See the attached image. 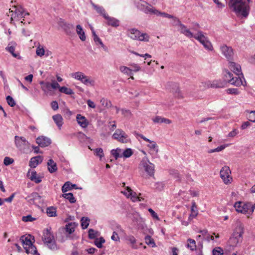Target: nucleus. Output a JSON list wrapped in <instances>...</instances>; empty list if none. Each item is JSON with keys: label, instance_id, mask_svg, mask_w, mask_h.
Instances as JSON below:
<instances>
[{"label": "nucleus", "instance_id": "obj_1", "mask_svg": "<svg viewBox=\"0 0 255 255\" xmlns=\"http://www.w3.org/2000/svg\"><path fill=\"white\" fill-rule=\"evenodd\" d=\"M179 31L188 38H194L202 44L206 50L210 51L214 50L212 44L203 31L197 30V33L194 34L190 29L182 23H179Z\"/></svg>", "mask_w": 255, "mask_h": 255}, {"label": "nucleus", "instance_id": "obj_2", "mask_svg": "<svg viewBox=\"0 0 255 255\" xmlns=\"http://www.w3.org/2000/svg\"><path fill=\"white\" fill-rule=\"evenodd\" d=\"M250 0H228V4L230 10L237 16L246 17L250 10Z\"/></svg>", "mask_w": 255, "mask_h": 255}, {"label": "nucleus", "instance_id": "obj_3", "mask_svg": "<svg viewBox=\"0 0 255 255\" xmlns=\"http://www.w3.org/2000/svg\"><path fill=\"white\" fill-rule=\"evenodd\" d=\"M244 233V228L243 225L241 223L238 224L228 242L227 250L228 251L233 250L242 242Z\"/></svg>", "mask_w": 255, "mask_h": 255}, {"label": "nucleus", "instance_id": "obj_4", "mask_svg": "<svg viewBox=\"0 0 255 255\" xmlns=\"http://www.w3.org/2000/svg\"><path fill=\"white\" fill-rule=\"evenodd\" d=\"M42 241L44 245L50 250H56L57 249L54 237L51 232V228H47L43 231Z\"/></svg>", "mask_w": 255, "mask_h": 255}, {"label": "nucleus", "instance_id": "obj_5", "mask_svg": "<svg viewBox=\"0 0 255 255\" xmlns=\"http://www.w3.org/2000/svg\"><path fill=\"white\" fill-rule=\"evenodd\" d=\"M234 207L238 212L252 214L255 209V204L253 205L249 202L244 203L242 202H237L234 204Z\"/></svg>", "mask_w": 255, "mask_h": 255}, {"label": "nucleus", "instance_id": "obj_6", "mask_svg": "<svg viewBox=\"0 0 255 255\" xmlns=\"http://www.w3.org/2000/svg\"><path fill=\"white\" fill-rule=\"evenodd\" d=\"M21 240L23 248L25 252L27 254H30L33 255H40L38 253L36 247L32 244L30 237H22Z\"/></svg>", "mask_w": 255, "mask_h": 255}, {"label": "nucleus", "instance_id": "obj_7", "mask_svg": "<svg viewBox=\"0 0 255 255\" xmlns=\"http://www.w3.org/2000/svg\"><path fill=\"white\" fill-rule=\"evenodd\" d=\"M128 36L132 39L140 41L148 42L149 40V36L146 33H141L135 28H131L128 31Z\"/></svg>", "mask_w": 255, "mask_h": 255}, {"label": "nucleus", "instance_id": "obj_8", "mask_svg": "<svg viewBox=\"0 0 255 255\" xmlns=\"http://www.w3.org/2000/svg\"><path fill=\"white\" fill-rule=\"evenodd\" d=\"M71 76L73 78L80 81L81 83L86 85L94 86L95 84L94 80L91 79L90 77L86 76L81 72H76L71 74Z\"/></svg>", "mask_w": 255, "mask_h": 255}, {"label": "nucleus", "instance_id": "obj_9", "mask_svg": "<svg viewBox=\"0 0 255 255\" xmlns=\"http://www.w3.org/2000/svg\"><path fill=\"white\" fill-rule=\"evenodd\" d=\"M122 193L127 198H130L134 202L144 201V199L141 196V193L137 194L136 192H134L129 187H127L124 191H122Z\"/></svg>", "mask_w": 255, "mask_h": 255}, {"label": "nucleus", "instance_id": "obj_10", "mask_svg": "<svg viewBox=\"0 0 255 255\" xmlns=\"http://www.w3.org/2000/svg\"><path fill=\"white\" fill-rule=\"evenodd\" d=\"M14 142L16 147L23 152H25L29 148L30 143L23 136L15 135L14 136Z\"/></svg>", "mask_w": 255, "mask_h": 255}, {"label": "nucleus", "instance_id": "obj_11", "mask_svg": "<svg viewBox=\"0 0 255 255\" xmlns=\"http://www.w3.org/2000/svg\"><path fill=\"white\" fill-rule=\"evenodd\" d=\"M134 3L138 9L143 11L145 13H153L155 8L149 4L146 1L141 0H136L135 1Z\"/></svg>", "mask_w": 255, "mask_h": 255}, {"label": "nucleus", "instance_id": "obj_12", "mask_svg": "<svg viewBox=\"0 0 255 255\" xmlns=\"http://www.w3.org/2000/svg\"><path fill=\"white\" fill-rule=\"evenodd\" d=\"M14 10H11L10 12L11 14V21L13 20H19L23 17H25L27 15H29V13L25 11L22 7H14Z\"/></svg>", "mask_w": 255, "mask_h": 255}, {"label": "nucleus", "instance_id": "obj_13", "mask_svg": "<svg viewBox=\"0 0 255 255\" xmlns=\"http://www.w3.org/2000/svg\"><path fill=\"white\" fill-rule=\"evenodd\" d=\"M140 166L149 175L152 176L154 173V165L151 163L146 157H144L140 162Z\"/></svg>", "mask_w": 255, "mask_h": 255}, {"label": "nucleus", "instance_id": "obj_14", "mask_svg": "<svg viewBox=\"0 0 255 255\" xmlns=\"http://www.w3.org/2000/svg\"><path fill=\"white\" fill-rule=\"evenodd\" d=\"M231 170L228 166H224L220 171V176L226 184L231 182L232 178L230 176Z\"/></svg>", "mask_w": 255, "mask_h": 255}, {"label": "nucleus", "instance_id": "obj_15", "mask_svg": "<svg viewBox=\"0 0 255 255\" xmlns=\"http://www.w3.org/2000/svg\"><path fill=\"white\" fill-rule=\"evenodd\" d=\"M205 84L206 85V87L207 88H222L227 86L226 82L221 79L209 81Z\"/></svg>", "mask_w": 255, "mask_h": 255}, {"label": "nucleus", "instance_id": "obj_16", "mask_svg": "<svg viewBox=\"0 0 255 255\" xmlns=\"http://www.w3.org/2000/svg\"><path fill=\"white\" fill-rule=\"evenodd\" d=\"M220 50L222 54L229 60L232 59L234 55L233 49L230 46L226 44H222L220 46Z\"/></svg>", "mask_w": 255, "mask_h": 255}, {"label": "nucleus", "instance_id": "obj_17", "mask_svg": "<svg viewBox=\"0 0 255 255\" xmlns=\"http://www.w3.org/2000/svg\"><path fill=\"white\" fill-rule=\"evenodd\" d=\"M113 137L122 143H126L128 140L127 134L125 131L120 129H118L116 130L115 132L113 135Z\"/></svg>", "mask_w": 255, "mask_h": 255}, {"label": "nucleus", "instance_id": "obj_18", "mask_svg": "<svg viewBox=\"0 0 255 255\" xmlns=\"http://www.w3.org/2000/svg\"><path fill=\"white\" fill-rule=\"evenodd\" d=\"M229 68L238 76H243L241 65L235 62L229 60L228 63Z\"/></svg>", "mask_w": 255, "mask_h": 255}, {"label": "nucleus", "instance_id": "obj_19", "mask_svg": "<svg viewBox=\"0 0 255 255\" xmlns=\"http://www.w3.org/2000/svg\"><path fill=\"white\" fill-rule=\"evenodd\" d=\"M229 83L237 87L241 86V85L245 86L247 84L243 75L241 76V77L239 76L235 78L233 77L231 79H229Z\"/></svg>", "mask_w": 255, "mask_h": 255}, {"label": "nucleus", "instance_id": "obj_20", "mask_svg": "<svg viewBox=\"0 0 255 255\" xmlns=\"http://www.w3.org/2000/svg\"><path fill=\"white\" fill-rule=\"evenodd\" d=\"M16 45V42L11 41L8 44L7 47L5 48V50L11 54L13 57L20 59L21 56L19 55V53L14 52Z\"/></svg>", "mask_w": 255, "mask_h": 255}, {"label": "nucleus", "instance_id": "obj_21", "mask_svg": "<svg viewBox=\"0 0 255 255\" xmlns=\"http://www.w3.org/2000/svg\"><path fill=\"white\" fill-rule=\"evenodd\" d=\"M137 135L143 139L144 141L148 142L149 144L147 145V146L153 151L157 153L158 151V146L156 143L154 141H152L150 140L149 139L146 138L144 135L141 134H137Z\"/></svg>", "mask_w": 255, "mask_h": 255}, {"label": "nucleus", "instance_id": "obj_22", "mask_svg": "<svg viewBox=\"0 0 255 255\" xmlns=\"http://www.w3.org/2000/svg\"><path fill=\"white\" fill-rule=\"evenodd\" d=\"M36 143L39 146L44 147L48 146L51 143V140L50 138L44 136H41L38 137L36 139Z\"/></svg>", "mask_w": 255, "mask_h": 255}, {"label": "nucleus", "instance_id": "obj_23", "mask_svg": "<svg viewBox=\"0 0 255 255\" xmlns=\"http://www.w3.org/2000/svg\"><path fill=\"white\" fill-rule=\"evenodd\" d=\"M153 14L156 15H161L163 17H167L168 18L173 19L175 21H177L178 22V29H179V23H181V22H180V21L179 20V19L178 18L174 16L173 15L169 14L165 12H160L159 10H158L157 9H156V8H155V9L154 10Z\"/></svg>", "mask_w": 255, "mask_h": 255}, {"label": "nucleus", "instance_id": "obj_24", "mask_svg": "<svg viewBox=\"0 0 255 255\" xmlns=\"http://www.w3.org/2000/svg\"><path fill=\"white\" fill-rule=\"evenodd\" d=\"M76 121L78 124L82 128H86L89 125V122L87 119L84 116H82L81 114L77 115Z\"/></svg>", "mask_w": 255, "mask_h": 255}, {"label": "nucleus", "instance_id": "obj_25", "mask_svg": "<svg viewBox=\"0 0 255 255\" xmlns=\"http://www.w3.org/2000/svg\"><path fill=\"white\" fill-rule=\"evenodd\" d=\"M42 160L43 157L40 155L32 157L29 161V165L31 168H35L42 162Z\"/></svg>", "mask_w": 255, "mask_h": 255}, {"label": "nucleus", "instance_id": "obj_26", "mask_svg": "<svg viewBox=\"0 0 255 255\" xmlns=\"http://www.w3.org/2000/svg\"><path fill=\"white\" fill-rule=\"evenodd\" d=\"M73 188L76 189H82L81 187H77L76 184H72L70 182L67 181L62 186L61 190L63 193H65L66 192L70 190Z\"/></svg>", "mask_w": 255, "mask_h": 255}, {"label": "nucleus", "instance_id": "obj_27", "mask_svg": "<svg viewBox=\"0 0 255 255\" xmlns=\"http://www.w3.org/2000/svg\"><path fill=\"white\" fill-rule=\"evenodd\" d=\"M47 169L50 173H53L57 171V164L54 161L50 159L47 162Z\"/></svg>", "mask_w": 255, "mask_h": 255}, {"label": "nucleus", "instance_id": "obj_28", "mask_svg": "<svg viewBox=\"0 0 255 255\" xmlns=\"http://www.w3.org/2000/svg\"><path fill=\"white\" fill-rule=\"evenodd\" d=\"M77 225L78 224L75 222H70L67 224L64 228L65 232L68 235L71 234L75 231V228Z\"/></svg>", "mask_w": 255, "mask_h": 255}, {"label": "nucleus", "instance_id": "obj_29", "mask_svg": "<svg viewBox=\"0 0 255 255\" xmlns=\"http://www.w3.org/2000/svg\"><path fill=\"white\" fill-rule=\"evenodd\" d=\"M27 176L30 180L34 181L36 183H39L42 181L41 177L37 175L36 172L34 170L32 171L31 173L28 172Z\"/></svg>", "mask_w": 255, "mask_h": 255}, {"label": "nucleus", "instance_id": "obj_30", "mask_svg": "<svg viewBox=\"0 0 255 255\" xmlns=\"http://www.w3.org/2000/svg\"><path fill=\"white\" fill-rule=\"evenodd\" d=\"M52 119L56 124L59 129H61L63 124V119L60 114H56L52 116Z\"/></svg>", "mask_w": 255, "mask_h": 255}, {"label": "nucleus", "instance_id": "obj_31", "mask_svg": "<svg viewBox=\"0 0 255 255\" xmlns=\"http://www.w3.org/2000/svg\"><path fill=\"white\" fill-rule=\"evenodd\" d=\"M107 20V24L113 27H118L119 26L120 21L118 19L109 16L108 14L104 17Z\"/></svg>", "mask_w": 255, "mask_h": 255}, {"label": "nucleus", "instance_id": "obj_32", "mask_svg": "<svg viewBox=\"0 0 255 255\" xmlns=\"http://www.w3.org/2000/svg\"><path fill=\"white\" fill-rule=\"evenodd\" d=\"M152 120V121L155 124L164 123L166 124H170L171 123V121L169 119L163 118L158 116L153 118Z\"/></svg>", "mask_w": 255, "mask_h": 255}, {"label": "nucleus", "instance_id": "obj_33", "mask_svg": "<svg viewBox=\"0 0 255 255\" xmlns=\"http://www.w3.org/2000/svg\"><path fill=\"white\" fill-rule=\"evenodd\" d=\"M39 84L41 85V88L44 93L46 95L49 94V92L51 91L50 83L48 82H45L43 81H42L39 82Z\"/></svg>", "mask_w": 255, "mask_h": 255}, {"label": "nucleus", "instance_id": "obj_34", "mask_svg": "<svg viewBox=\"0 0 255 255\" xmlns=\"http://www.w3.org/2000/svg\"><path fill=\"white\" fill-rule=\"evenodd\" d=\"M122 232H123V230L120 225H118L117 226V229L113 233L111 239L114 241H120V238L118 236V233Z\"/></svg>", "mask_w": 255, "mask_h": 255}, {"label": "nucleus", "instance_id": "obj_35", "mask_svg": "<svg viewBox=\"0 0 255 255\" xmlns=\"http://www.w3.org/2000/svg\"><path fill=\"white\" fill-rule=\"evenodd\" d=\"M119 69L122 73L125 75H127V76H130L131 79H134V78L133 77V73H132L131 70L129 67L121 66L120 67Z\"/></svg>", "mask_w": 255, "mask_h": 255}, {"label": "nucleus", "instance_id": "obj_36", "mask_svg": "<svg viewBox=\"0 0 255 255\" xmlns=\"http://www.w3.org/2000/svg\"><path fill=\"white\" fill-rule=\"evenodd\" d=\"M76 33L79 35V38L82 41H84L86 40V35L85 34V32L83 30L82 26L78 24L76 25Z\"/></svg>", "mask_w": 255, "mask_h": 255}, {"label": "nucleus", "instance_id": "obj_37", "mask_svg": "<svg viewBox=\"0 0 255 255\" xmlns=\"http://www.w3.org/2000/svg\"><path fill=\"white\" fill-rule=\"evenodd\" d=\"M46 214L48 216L50 217H54L57 216L56 208L53 206L47 207L46 209Z\"/></svg>", "mask_w": 255, "mask_h": 255}, {"label": "nucleus", "instance_id": "obj_38", "mask_svg": "<svg viewBox=\"0 0 255 255\" xmlns=\"http://www.w3.org/2000/svg\"><path fill=\"white\" fill-rule=\"evenodd\" d=\"M127 241H128L130 244V246L134 249H137V246L136 245V240L135 238L131 235L128 236L126 238Z\"/></svg>", "mask_w": 255, "mask_h": 255}, {"label": "nucleus", "instance_id": "obj_39", "mask_svg": "<svg viewBox=\"0 0 255 255\" xmlns=\"http://www.w3.org/2000/svg\"><path fill=\"white\" fill-rule=\"evenodd\" d=\"M92 5L97 11V12L101 15H103L104 17H105L107 15L106 13L105 10L103 7L96 5L94 3H92Z\"/></svg>", "mask_w": 255, "mask_h": 255}, {"label": "nucleus", "instance_id": "obj_40", "mask_svg": "<svg viewBox=\"0 0 255 255\" xmlns=\"http://www.w3.org/2000/svg\"><path fill=\"white\" fill-rule=\"evenodd\" d=\"M62 27L67 34H69L73 29L74 25L71 23H64Z\"/></svg>", "mask_w": 255, "mask_h": 255}, {"label": "nucleus", "instance_id": "obj_41", "mask_svg": "<svg viewBox=\"0 0 255 255\" xmlns=\"http://www.w3.org/2000/svg\"><path fill=\"white\" fill-rule=\"evenodd\" d=\"M128 66L130 68L132 73H136L141 70V67L139 64L135 63H130L128 64Z\"/></svg>", "mask_w": 255, "mask_h": 255}, {"label": "nucleus", "instance_id": "obj_42", "mask_svg": "<svg viewBox=\"0 0 255 255\" xmlns=\"http://www.w3.org/2000/svg\"><path fill=\"white\" fill-rule=\"evenodd\" d=\"M122 149L117 148L116 149H112L111 151V153L116 159H117L119 157H122Z\"/></svg>", "mask_w": 255, "mask_h": 255}, {"label": "nucleus", "instance_id": "obj_43", "mask_svg": "<svg viewBox=\"0 0 255 255\" xmlns=\"http://www.w3.org/2000/svg\"><path fill=\"white\" fill-rule=\"evenodd\" d=\"M62 196L66 199L68 200L70 203H74L76 200L72 193H64Z\"/></svg>", "mask_w": 255, "mask_h": 255}, {"label": "nucleus", "instance_id": "obj_44", "mask_svg": "<svg viewBox=\"0 0 255 255\" xmlns=\"http://www.w3.org/2000/svg\"><path fill=\"white\" fill-rule=\"evenodd\" d=\"M233 77V74L230 72L228 70H225L224 72V79L223 81L226 82V85L229 82V79Z\"/></svg>", "mask_w": 255, "mask_h": 255}, {"label": "nucleus", "instance_id": "obj_45", "mask_svg": "<svg viewBox=\"0 0 255 255\" xmlns=\"http://www.w3.org/2000/svg\"><path fill=\"white\" fill-rule=\"evenodd\" d=\"M99 236V233L92 229H90L88 231V237L90 239H96Z\"/></svg>", "mask_w": 255, "mask_h": 255}, {"label": "nucleus", "instance_id": "obj_46", "mask_svg": "<svg viewBox=\"0 0 255 255\" xmlns=\"http://www.w3.org/2000/svg\"><path fill=\"white\" fill-rule=\"evenodd\" d=\"M90 223V219L88 217H82L81 219V225L83 229L88 228Z\"/></svg>", "mask_w": 255, "mask_h": 255}, {"label": "nucleus", "instance_id": "obj_47", "mask_svg": "<svg viewBox=\"0 0 255 255\" xmlns=\"http://www.w3.org/2000/svg\"><path fill=\"white\" fill-rule=\"evenodd\" d=\"M187 248L190 249L191 251H194L196 249V242L194 240L189 239L187 240Z\"/></svg>", "mask_w": 255, "mask_h": 255}, {"label": "nucleus", "instance_id": "obj_48", "mask_svg": "<svg viewBox=\"0 0 255 255\" xmlns=\"http://www.w3.org/2000/svg\"><path fill=\"white\" fill-rule=\"evenodd\" d=\"M145 243L149 246H150L152 247H155L156 244L153 240V239L149 236H146L145 237Z\"/></svg>", "mask_w": 255, "mask_h": 255}, {"label": "nucleus", "instance_id": "obj_49", "mask_svg": "<svg viewBox=\"0 0 255 255\" xmlns=\"http://www.w3.org/2000/svg\"><path fill=\"white\" fill-rule=\"evenodd\" d=\"M105 242V240L103 237L100 238H96L94 241V244L98 248H102L103 247V244Z\"/></svg>", "mask_w": 255, "mask_h": 255}, {"label": "nucleus", "instance_id": "obj_50", "mask_svg": "<svg viewBox=\"0 0 255 255\" xmlns=\"http://www.w3.org/2000/svg\"><path fill=\"white\" fill-rule=\"evenodd\" d=\"M59 92L69 95L74 94V92L71 89L67 88L65 86L59 88Z\"/></svg>", "mask_w": 255, "mask_h": 255}, {"label": "nucleus", "instance_id": "obj_51", "mask_svg": "<svg viewBox=\"0 0 255 255\" xmlns=\"http://www.w3.org/2000/svg\"><path fill=\"white\" fill-rule=\"evenodd\" d=\"M36 54L37 56L39 57H42L45 54V50L43 46L39 44L37 47Z\"/></svg>", "mask_w": 255, "mask_h": 255}, {"label": "nucleus", "instance_id": "obj_52", "mask_svg": "<svg viewBox=\"0 0 255 255\" xmlns=\"http://www.w3.org/2000/svg\"><path fill=\"white\" fill-rule=\"evenodd\" d=\"M133 154V151L131 148H128L124 150L122 153V157L128 158Z\"/></svg>", "mask_w": 255, "mask_h": 255}, {"label": "nucleus", "instance_id": "obj_53", "mask_svg": "<svg viewBox=\"0 0 255 255\" xmlns=\"http://www.w3.org/2000/svg\"><path fill=\"white\" fill-rule=\"evenodd\" d=\"M94 154L98 156L100 159L101 160L102 158L104 156V153L103 152V150L102 148H97L93 149Z\"/></svg>", "mask_w": 255, "mask_h": 255}, {"label": "nucleus", "instance_id": "obj_54", "mask_svg": "<svg viewBox=\"0 0 255 255\" xmlns=\"http://www.w3.org/2000/svg\"><path fill=\"white\" fill-rule=\"evenodd\" d=\"M199 232L201 234V235L203 237V238L209 240L210 238V240H214L213 236L210 237L207 230H200Z\"/></svg>", "mask_w": 255, "mask_h": 255}, {"label": "nucleus", "instance_id": "obj_55", "mask_svg": "<svg viewBox=\"0 0 255 255\" xmlns=\"http://www.w3.org/2000/svg\"><path fill=\"white\" fill-rule=\"evenodd\" d=\"M247 113H249L248 118L249 120L253 123H255V111H247Z\"/></svg>", "mask_w": 255, "mask_h": 255}, {"label": "nucleus", "instance_id": "obj_56", "mask_svg": "<svg viewBox=\"0 0 255 255\" xmlns=\"http://www.w3.org/2000/svg\"><path fill=\"white\" fill-rule=\"evenodd\" d=\"M226 145H222L220 146H218V147H217L216 148L209 150L208 151V152L209 153H212L215 152H220L222 150H223V149H224L226 148Z\"/></svg>", "mask_w": 255, "mask_h": 255}, {"label": "nucleus", "instance_id": "obj_57", "mask_svg": "<svg viewBox=\"0 0 255 255\" xmlns=\"http://www.w3.org/2000/svg\"><path fill=\"white\" fill-rule=\"evenodd\" d=\"M227 93L235 95H239L240 92L237 88H229L226 90Z\"/></svg>", "mask_w": 255, "mask_h": 255}, {"label": "nucleus", "instance_id": "obj_58", "mask_svg": "<svg viewBox=\"0 0 255 255\" xmlns=\"http://www.w3.org/2000/svg\"><path fill=\"white\" fill-rule=\"evenodd\" d=\"M100 103L103 106L107 108L111 107L112 105L111 102L105 98H102L100 100Z\"/></svg>", "mask_w": 255, "mask_h": 255}, {"label": "nucleus", "instance_id": "obj_59", "mask_svg": "<svg viewBox=\"0 0 255 255\" xmlns=\"http://www.w3.org/2000/svg\"><path fill=\"white\" fill-rule=\"evenodd\" d=\"M121 111L122 115H124L125 117L127 118H130L131 117L132 114L129 110L122 109Z\"/></svg>", "mask_w": 255, "mask_h": 255}, {"label": "nucleus", "instance_id": "obj_60", "mask_svg": "<svg viewBox=\"0 0 255 255\" xmlns=\"http://www.w3.org/2000/svg\"><path fill=\"white\" fill-rule=\"evenodd\" d=\"M35 218L32 217L30 215H28L22 217V221L25 222H32L35 220Z\"/></svg>", "mask_w": 255, "mask_h": 255}, {"label": "nucleus", "instance_id": "obj_61", "mask_svg": "<svg viewBox=\"0 0 255 255\" xmlns=\"http://www.w3.org/2000/svg\"><path fill=\"white\" fill-rule=\"evenodd\" d=\"M6 101L8 105L10 107H14L15 105V102L14 99L10 96H7L6 98Z\"/></svg>", "mask_w": 255, "mask_h": 255}, {"label": "nucleus", "instance_id": "obj_62", "mask_svg": "<svg viewBox=\"0 0 255 255\" xmlns=\"http://www.w3.org/2000/svg\"><path fill=\"white\" fill-rule=\"evenodd\" d=\"M13 162H14V160L12 158H10L9 157H7V156L4 157V160H3V164L5 166H8V165L13 163Z\"/></svg>", "mask_w": 255, "mask_h": 255}, {"label": "nucleus", "instance_id": "obj_63", "mask_svg": "<svg viewBox=\"0 0 255 255\" xmlns=\"http://www.w3.org/2000/svg\"><path fill=\"white\" fill-rule=\"evenodd\" d=\"M223 255V251L220 248H217L214 249L213 250V255Z\"/></svg>", "mask_w": 255, "mask_h": 255}, {"label": "nucleus", "instance_id": "obj_64", "mask_svg": "<svg viewBox=\"0 0 255 255\" xmlns=\"http://www.w3.org/2000/svg\"><path fill=\"white\" fill-rule=\"evenodd\" d=\"M148 211L150 213V214L152 216L153 218H154L158 221H159L160 220L157 214L151 208H149L148 209Z\"/></svg>", "mask_w": 255, "mask_h": 255}]
</instances>
